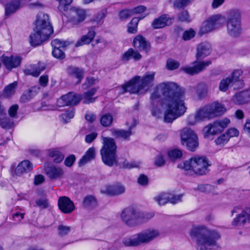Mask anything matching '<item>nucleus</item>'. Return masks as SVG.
I'll return each instance as SVG.
<instances>
[{"instance_id": "obj_1", "label": "nucleus", "mask_w": 250, "mask_h": 250, "mask_svg": "<svg viewBox=\"0 0 250 250\" xmlns=\"http://www.w3.org/2000/svg\"><path fill=\"white\" fill-rule=\"evenodd\" d=\"M184 89L172 82H162L156 85L150 96V103L154 105L155 101L163 97L162 106L164 109V122L169 123L182 116L187 110L185 105Z\"/></svg>"}, {"instance_id": "obj_2", "label": "nucleus", "mask_w": 250, "mask_h": 250, "mask_svg": "<svg viewBox=\"0 0 250 250\" xmlns=\"http://www.w3.org/2000/svg\"><path fill=\"white\" fill-rule=\"evenodd\" d=\"M34 24L33 32L29 36V43L31 46L36 47L49 39L53 33V29L49 16L42 12L37 15Z\"/></svg>"}, {"instance_id": "obj_3", "label": "nucleus", "mask_w": 250, "mask_h": 250, "mask_svg": "<svg viewBox=\"0 0 250 250\" xmlns=\"http://www.w3.org/2000/svg\"><path fill=\"white\" fill-rule=\"evenodd\" d=\"M191 235L196 237L198 250H220L216 241L221 236L217 231L209 230L204 226L198 227L192 230Z\"/></svg>"}, {"instance_id": "obj_4", "label": "nucleus", "mask_w": 250, "mask_h": 250, "mask_svg": "<svg viewBox=\"0 0 250 250\" xmlns=\"http://www.w3.org/2000/svg\"><path fill=\"white\" fill-rule=\"evenodd\" d=\"M155 72H147L143 77L136 76L127 83L122 85L123 93L144 95L154 85Z\"/></svg>"}, {"instance_id": "obj_5", "label": "nucleus", "mask_w": 250, "mask_h": 250, "mask_svg": "<svg viewBox=\"0 0 250 250\" xmlns=\"http://www.w3.org/2000/svg\"><path fill=\"white\" fill-rule=\"evenodd\" d=\"M196 51V61L193 62V64H195L193 66H186L182 68V70L185 72L191 75L198 74L211 63L210 61H199L203 60L210 54L211 45L209 42H201L197 45Z\"/></svg>"}, {"instance_id": "obj_6", "label": "nucleus", "mask_w": 250, "mask_h": 250, "mask_svg": "<svg viewBox=\"0 0 250 250\" xmlns=\"http://www.w3.org/2000/svg\"><path fill=\"white\" fill-rule=\"evenodd\" d=\"M160 236L158 229L149 228L136 233L130 237L123 239L122 243L126 247H137L148 244Z\"/></svg>"}, {"instance_id": "obj_7", "label": "nucleus", "mask_w": 250, "mask_h": 250, "mask_svg": "<svg viewBox=\"0 0 250 250\" xmlns=\"http://www.w3.org/2000/svg\"><path fill=\"white\" fill-rule=\"evenodd\" d=\"M153 213H144L133 207H128L122 212V220L128 226L134 227L152 218Z\"/></svg>"}, {"instance_id": "obj_8", "label": "nucleus", "mask_w": 250, "mask_h": 250, "mask_svg": "<svg viewBox=\"0 0 250 250\" xmlns=\"http://www.w3.org/2000/svg\"><path fill=\"white\" fill-rule=\"evenodd\" d=\"M103 143V146L100 150V153L103 163L109 167L117 165V146L115 141L112 138L104 137Z\"/></svg>"}, {"instance_id": "obj_9", "label": "nucleus", "mask_w": 250, "mask_h": 250, "mask_svg": "<svg viewBox=\"0 0 250 250\" xmlns=\"http://www.w3.org/2000/svg\"><path fill=\"white\" fill-rule=\"evenodd\" d=\"M226 111V108L221 104L213 102L200 108L196 112L197 118L203 121L221 116Z\"/></svg>"}, {"instance_id": "obj_10", "label": "nucleus", "mask_w": 250, "mask_h": 250, "mask_svg": "<svg viewBox=\"0 0 250 250\" xmlns=\"http://www.w3.org/2000/svg\"><path fill=\"white\" fill-rule=\"evenodd\" d=\"M242 31L241 15L239 11L233 10L229 12L227 20V32L232 38L239 37Z\"/></svg>"}, {"instance_id": "obj_11", "label": "nucleus", "mask_w": 250, "mask_h": 250, "mask_svg": "<svg viewBox=\"0 0 250 250\" xmlns=\"http://www.w3.org/2000/svg\"><path fill=\"white\" fill-rule=\"evenodd\" d=\"M181 144L187 149L194 152L199 146L198 137L195 132L191 128L185 127L180 130Z\"/></svg>"}, {"instance_id": "obj_12", "label": "nucleus", "mask_w": 250, "mask_h": 250, "mask_svg": "<svg viewBox=\"0 0 250 250\" xmlns=\"http://www.w3.org/2000/svg\"><path fill=\"white\" fill-rule=\"evenodd\" d=\"M230 120L228 118L218 120L212 123L208 124L204 127L203 132L205 138H208L210 135H214L223 131L228 125Z\"/></svg>"}, {"instance_id": "obj_13", "label": "nucleus", "mask_w": 250, "mask_h": 250, "mask_svg": "<svg viewBox=\"0 0 250 250\" xmlns=\"http://www.w3.org/2000/svg\"><path fill=\"white\" fill-rule=\"evenodd\" d=\"M192 161V171L199 175L206 174L208 171L210 166L207 159L204 156H195L191 158Z\"/></svg>"}, {"instance_id": "obj_14", "label": "nucleus", "mask_w": 250, "mask_h": 250, "mask_svg": "<svg viewBox=\"0 0 250 250\" xmlns=\"http://www.w3.org/2000/svg\"><path fill=\"white\" fill-rule=\"evenodd\" d=\"M223 21L220 15H216L211 17L203 22L200 29V33L204 34L220 27Z\"/></svg>"}, {"instance_id": "obj_15", "label": "nucleus", "mask_w": 250, "mask_h": 250, "mask_svg": "<svg viewBox=\"0 0 250 250\" xmlns=\"http://www.w3.org/2000/svg\"><path fill=\"white\" fill-rule=\"evenodd\" d=\"M80 95H77L74 93L70 92L66 95L62 96L57 101L59 106L65 105H75L81 100Z\"/></svg>"}, {"instance_id": "obj_16", "label": "nucleus", "mask_w": 250, "mask_h": 250, "mask_svg": "<svg viewBox=\"0 0 250 250\" xmlns=\"http://www.w3.org/2000/svg\"><path fill=\"white\" fill-rule=\"evenodd\" d=\"M250 223V208H246L237 214L231 222L235 227L244 226L246 223Z\"/></svg>"}, {"instance_id": "obj_17", "label": "nucleus", "mask_w": 250, "mask_h": 250, "mask_svg": "<svg viewBox=\"0 0 250 250\" xmlns=\"http://www.w3.org/2000/svg\"><path fill=\"white\" fill-rule=\"evenodd\" d=\"M70 21L74 25H77L85 19V11L79 7H73L70 9Z\"/></svg>"}, {"instance_id": "obj_18", "label": "nucleus", "mask_w": 250, "mask_h": 250, "mask_svg": "<svg viewBox=\"0 0 250 250\" xmlns=\"http://www.w3.org/2000/svg\"><path fill=\"white\" fill-rule=\"evenodd\" d=\"M58 207L62 212L68 214L75 209L73 202L67 197L61 196L58 200Z\"/></svg>"}, {"instance_id": "obj_19", "label": "nucleus", "mask_w": 250, "mask_h": 250, "mask_svg": "<svg viewBox=\"0 0 250 250\" xmlns=\"http://www.w3.org/2000/svg\"><path fill=\"white\" fill-rule=\"evenodd\" d=\"M133 45L140 51H144L146 52L149 51L151 48L149 42L141 35H138L134 39Z\"/></svg>"}, {"instance_id": "obj_20", "label": "nucleus", "mask_w": 250, "mask_h": 250, "mask_svg": "<svg viewBox=\"0 0 250 250\" xmlns=\"http://www.w3.org/2000/svg\"><path fill=\"white\" fill-rule=\"evenodd\" d=\"M1 61L6 68L11 70L12 68H16L20 65L21 58L18 56H11L10 57H7L2 56Z\"/></svg>"}, {"instance_id": "obj_21", "label": "nucleus", "mask_w": 250, "mask_h": 250, "mask_svg": "<svg viewBox=\"0 0 250 250\" xmlns=\"http://www.w3.org/2000/svg\"><path fill=\"white\" fill-rule=\"evenodd\" d=\"M45 173L51 180H54L61 178L64 174V171L60 167L51 166L46 168Z\"/></svg>"}, {"instance_id": "obj_22", "label": "nucleus", "mask_w": 250, "mask_h": 250, "mask_svg": "<svg viewBox=\"0 0 250 250\" xmlns=\"http://www.w3.org/2000/svg\"><path fill=\"white\" fill-rule=\"evenodd\" d=\"M233 103L238 105L247 104L250 102V90H245L236 93L232 98Z\"/></svg>"}, {"instance_id": "obj_23", "label": "nucleus", "mask_w": 250, "mask_h": 250, "mask_svg": "<svg viewBox=\"0 0 250 250\" xmlns=\"http://www.w3.org/2000/svg\"><path fill=\"white\" fill-rule=\"evenodd\" d=\"M136 123L132 124L129 126L127 130L124 129H114L112 130V135L116 138H122L125 140H129L130 136L132 134V129L135 126Z\"/></svg>"}, {"instance_id": "obj_24", "label": "nucleus", "mask_w": 250, "mask_h": 250, "mask_svg": "<svg viewBox=\"0 0 250 250\" xmlns=\"http://www.w3.org/2000/svg\"><path fill=\"white\" fill-rule=\"evenodd\" d=\"M32 168V164L29 160H24L17 166L15 169V174L20 176L30 172Z\"/></svg>"}, {"instance_id": "obj_25", "label": "nucleus", "mask_w": 250, "mask_h": 250, "mask_svg": "<svg viewBox=\"0 0 250 250\" xmlns=\"http://www.w3.org/2000/svg\"><path fill=\"white\" fill-rule=\"evenodd\" d=\"M125 190V187L119 183L107 186L105 190H102V192L110 195H118L124 193Z\"/></svg>"}, {"instance_id": "obj_26", "label": "nucleus", "mask_w": 250, "mask_h": 250, "mask_svg": "<svg viewBox=\"0 0 250 250\" xmlns=\"http://www.w3.org/2000/svg\"><path fill=\"white\" fill-rule=\"evenodd\" d=\"M22 0H13L6 3L5 7V16L8 17L14 13L22 6Z\"/></svg>"}, {"instance_id": "obj_27", "label": "nucleus", "mask_w": 250, "mask_h": 250, "mask_svg": "<svg viewBox=\"0 0 250 250\" xmlns=\"http://www.w3.org/2000/svg\"><path fill=\"white\" fill-rule=\"evenodd\" d=\"M242 74L241 70H235L232 74L230 78L232 83L233 89H238L242 88L244 85L243 81L240 78Z\"/></svg>"}, {"instance_id": "obj_28", "label": "nucleus", "mask_w": 250, "mask_h": 250, "mask_svg": "<svg viewBox=\"0 0 250 250\" xmlns=\"http://www.w3.org/2000/svg\"><path fill=\"white\" fill-rule=\"evenodd\" d=\"M67 73L71 77L76 78L78 80L77 84L80 83L83 78L84 71L83 69L73 66H69L67 68Z\"/></svg>"}, {"instance_id": "obj_29", "label": "nucleus", "mask_w": 250, "mask_h": 250, "mask_svg": "<svg viewBox=\"0 0 250 250\" xmlns=\"http://www.w3.org/2000/svg\"><path fill=\"white\" fill-rule=\"evenodd\" d=\"M47 155L53 159L54 163L59 164L64 158V155L59 148H52L47 150Z\"/></svg>"}, {"instance_id": "obj_30", "label": "nucleus", "mask_w": 250, "mask_h": 250, "mask_svg": "<svg viewBox=\"0 0 250 250\" xmlns=\"http://www.w3.org/2000/svg\"><path fill=\"white\" fill-rule=\"evenodd\" d=\"M96 35V32L93 28L89 29L87 34L83 35L81 38L78 40L75 45L76 47H79L84 44H89L93 40Z\"/></svg>"}, {"instance_id": "obj_31", "label": "nucleus", "mask_w": 250, "mask_h": 250, "mask_svg": "<svg viewBox=\"0 0 250 250\" xmlns=\"http://www.w3.org/2000/svg\"><path fill=\"white\" fill-rule=\"evenodd\" d=\"M96 151L94 147H90L85 152V154L80 160L79 166H83L95 158Z\"/></svg>"}, {"instance_id": "obj_32", "label": "nucleus", "mask_w": 250, "mask_h": 250, "mask_svg": "<svg viewBox=\"0 0 250 250\" xmlns=\"http://www.w3.org/2000/svg\"><path fill=\"white\" fill-rule=\"evenodd\" d=\"M169 18L166 15H162L154 20L151 26L154 29H159L168 25Z\"/></svg>"}, {"instance_id": "obj_33", "label": "nucleus", "mask_w": 250, "mask_h": 250, "mask_svg": "<svg viewBox=\"0 0 250 250\" xmlns=\"http://www.w3.org/2000/svg\"><path fill=\"white\" fill-rule=\"evenodd\" d=\"M131 58H133L135 61H138L142 58V55L137 51L130 48L123 54L122 60L126 62Z\"/></svg>"}, {"instance_id": "obj_34", "label": "nucleus", "mask_w": 250, "mask_h": 250, "mask_svg": "<svg viewBox=\"0 0 250 250\" xmlns=\"http://www.w3.org/2000/svg\"><path fill=\"white\" fill-rule=\"evenodd\" d=\"M96 91L97 89L96 88H92L84 92L83 95V104H89L93 103L96 98H93L92 96L95 95Z\"/></svg>"}, {"instance_id": "obj_35", "label": "nucleus", "mask_w": 250, "mask_h": 250, "mask_svg": "<svg viewBox=\"0 0 250 250\" xmlns=\"http://www.w3.org/2000/svg\"><path fill=\"white\" fill-rule=\"evenodd\" d=\"M97 200L93 195H88L85 197L83 200V206L85 208H91L96 207Z\"/></svg>"}, {"instance_id": "obj_36", "label": "nucleus", "mask_w": 250, "mask_h": 250, "mask_svg": "<svg viewBox=\"0 0 250 250\" xmlns=\"http://www.w3.org/2000/svg\"><path fill=\"white\" fill-rule=\"evenodd\" d=\"M18 83L16 81L7 85L4 89L3 94L6 98H9L13 95L16 91Z\"/></svg>"}, {"instance_id": "obj_37", "label": "nucleus", "mask_w": 250, "mask_h": 250, "mask_svg": "<svg viewBox=\"0 0 250 250\" xmlns=\"http://www.w3.org/2000/svg\"><path fill=\"white\" fill-rule=\"evenodd\" d=\"M14 122L12 120L5 115L0 116V126L4 129H10L14 126Z\"/></svg>"}, {"instance_id": "obj_38", "label": "nucleus", "mask_w": 250, "mask_h": 250, "mask_svg": "<svg viewBox=\"0 0 250 250\" xmlns=\"http://www.w3.org/2000/svg\"><path fill=\"white\" fill-rule=\"evenodd\" d=\"M44 69V66L41 67L34 66L31 67L30 68L25 69L24 73L25 75H32L34 77H38L39 76L41 72Z\"/></svg>"}, {"instance_id": "obj_39", "label": "nucleus", "mask_w": 250, "mask_h": 250, "mask_svg": "<svg viewBox=\"0 0 250 250\" xmlns=\"http://www.w3.org/2000/svg\"><path fill=\"white\" fill-rule=\"evenodd\" d=\"M141 163L139 161H131L129 162L125 159L123 162L119 164L121 168L130 169L135 167H139Z\"/></svg>"}, {"instance_id": "obj_40", "label": "nucleus", "mask_w": 250, "mask_h": 250, "mask_svg": "<svg viewBox=\"0 0 250 250\" xmlns=\"http://www.w3.org/2000/svg\"><path fill=\"white\" fill-rule=\"evenodd\" d=\"M232 86L230 78H227L222 80L219 83V89L222 92H226L229 87Z\"/></svg>"}, {"instance_id": "obj_41", "label": "nucleus", "mask_w": 250, "mask_h": 250, "mask_svg": "<svg viewBox=\"0 0 250 250\" xmlns=\"http://www.w3.org/2000/svg\"><path fill=\"white\" fill-rule=\"evenodd\" d=\"M168 196L169 193H162L155 197L154 199L159 205L163 206L169 202Z\"/></svg>"}, {"instance_id": "obj_42", "label": "nucleus", "mask_w": 250, "mask_h": 250, "mask_svg": "<svg viewBox=\"0 0 250 250\" xmlns=\"http://www.w3.org/2000/svg\"><path fill=\"white\" fill-rule=\"evenodd\" d=\"M193 0H170L174 8H183L188 5Z\"/></svg>"}, {"instance_id": "obj_43", "label": "nucleus", "mask_w": 250, "mask_h": 250, "mask_svg": "<svg viewBox=\"0 0 250 250\" xmlns=\"http://www.w3.org/2000/svg\"><path fill=\"white\" fill-rule=\"evenodd\" d=\"M113 122V116L109 113H107L101 116L100 122L104 126H109Z\"/></svg>"}, {"instance_id": "obj_44", "label": "nucleus", "mask_w": 250, "mask_h": 250, "mask_svg": "<svg viewBox=\"0 0 250 250\" xmlns=\"http://www.w3.org/2000/svg\"><path fill=\"white\" fill-rule=\"evenodd\" d=\"M141 19L135 18L132 19L128 25L127 31L130 33L134 34L137 31V25Z\"/></svg>"}, {"instance_id": "obj_45", "label": "nucleus", "mask_w": 250, "mask_h": 250, "mask_svg": "<svg viewBox=\"0 0 250 250\" xmlns=\"http://www.w3.org/2000/svg\"><path fill=\"white\" fill-rule=\"evenodd\" d=\"M197 92L200 98L205 97L208 93L207 85L203 83H199L197 86Z\"/></svg>"}, {"instance_id": "obj_46", "label": "nucleus", "mask_w": 250, "mask_h": 250, "mask_svg": "<svg viewBox=\"0 0 250 250\" xmlns=\"http://www.w3.org/2000/svg\"><path fill=\"white\" fill-rule=\"evenodd\" d=\"M214 189V187L209 184H200L196 188H194V190H198L200 192L210 193Z\"/></svg>"}, {"instance_id": "obj_47", "label": "nucleus", "mask_w": 250, "mask_h": 250, "mask_svg": "<svg viewBox=\"0 0 250 250\" xmlns=\"http://www.w3.org/2000/svg\"><path fill=\"white\" fill-rule=\"evenodd\" d=\"M36 94L32 89H29L25 91L21 96L20 101L21 103H25L30 101Z\"/></svg>"}, {"instance_id": "obj_48", "label": "nucleus", "mask_w": 250, "mask_h": 250, "mask_svg": "<svg viewBox=\"0 0 250 250\" xmlns=\"http://www.w3.org/2000/svg\"><path fill=\"white\" fill-rule=\"evenodd\" d=\"M59 2L58 8L59 10L63 12L68 9V6L72 2V0H56Z\"/></svg>"}, {"instance_id": "obj_49", "label": "nucleus", "mask_w": 250, "mask_h": 250, "mask_svg": "<svg viewBox=\"0 0 250 250\" xmlns=\"http://www.w3.org/2000/svg\"><path fill=\"white\" fill-rule=\"evenodd\" d=\"M74 111L73 109L71 111H68L62 114L60 116V118L62 122L63 123H68L72 118L74 117Z\"/></svg>"}, {"instance_id": "obj_50", "label": "nucleus", "mask_w": 250, "mask_h": 250, "mask_svg": "<svg viewBox=\"0 0 250 250\" xmlns=\"http://www.w3.org/2000/svg\"><path fill=\"white\" fill-rule=\"evenodd\" d=\"M70 229V227L60 225L57 228L58 234L61 237L64 236L69 233Z\"/></svg>"}, {"instance_id": "obj_51", "label": "nucleus", "mask_w": 250, "mask_h": 250, "mask_svg": "<svg viewBox=\"0 0 250 250\" xmlns=\"http://www.w3.org/2000/svg\"><path fill=\"white\" fill-rule=\"evenodd\" d=\"M53 49L64 48L68 43L67 42L61 41L59 39L53 40L51 42Z\"/></svg>"}, {"instance_id": "obj_52", "label": "nucleus", "mask_w": 250, "mask_h": 250, "mask_svg": "<svg viewBox=\"0 0 250 250\" xmlns=\"http://www.w3.org/2000/svg\"><path fill=\"white\" fill-rule=\"evenodd\" d=\"M178 19L181 22H190L191 20L188 12L187 10H184L179 13L178 16Z\"/></svg>"}, {"instance_id": "obj_53", "label": "nucleus", "mask_w": 250, "mask_h": 250, "mask_svg": "<svg viewBox=\"0 0 250 250\" xmlns=\"http://www.w3.org/2000/svg\"><path fill=\"white\" fill-rule=\"evenodd\" d=\"M183 194H180L179 195H174L171 193H169L168 201L169 203L172 204H175L182 201V198L183 197Z\"/></svg>"}, {"instance_id": "obj_54", "label": "nucleus", "mask_w": 250, "mask_h": 250, "mask_svg": "<svg viewBox=\"0 0 250 250\" xmlns=\"http://www.w3.org/2000/svg\"><path fill=\"white\" fill-rule=\"evenodd\" d=\"M168 155L170 159L172 160L181 158L182 156L181 151L179 149H175L169 151Z\"/></svg>"}, {"instance_id": "obj_55", "label": "nucleus", "mask_w": 250, "mask_h": 250, "mask_svg": "<svg viewBox=\"0 0 250 250\" xmlns=\"http://www.w3.org/2000/svg\"><path fill=\"white\" fill-rule=\"evenodd\" d=\"M178 167L183 169L185 170H192V161L191 158L188 161H186L184 163L178 165Z\"/></svg>"}, {"instance_id": "obj_56", "label": "nucleus", "mask_w": 250, "mask_h": 250, "mask_svg": "<svg viewBox=\"0 0 250 250\" xmlns=\"http://www.w3.org/2000/svg\"><path fill=\"white\" fill-rule=\"evenodd\" d=\"M195 35V32L192 29L185 31L182 36V39L184 41H188L193 38Z\"/></svg>"}, {"instance_id": "obj_57", "label": "nucleus", "mask_w": 250, "mask_h": 250, "mask_svg": "<svg viewBox=\"0 0 250 250\" xmlns=\"http://www.w3.org/2000/svg\"><path fill=\"white\" fill-rule=\"evenodd\" d=\"M201 122V121L197 118L196 112L195 115H190L187 119V123L188 125H195L197 122Z\"/></svg>"}, {"instance_id": "obj_58", "label": "nucleus", "mask_w": 250, "mask_h": 250, "mask_svg": "<svg viewBox=\"0 0 250 250\" xmlns=\"http://www.w3.org/2000/svg\"><path fill=\"white\" fill-rule=\"evenodd\" d=\"M133 16L131 9H125L120 11L119 16L121 19L125 20Z\"/></svg>"}, {"instance_id": "obj_59", "label": "nucleus", "mask_w": 250, "mask_h": 250, "mask_svg": "<svg viewBox=\"0 0 250 250\" xmlns=\"http://www.w3.org/2000/svg\"><path fill=\"white\" fill-rule=\"evenodd\" d=\"M179 62L172 59H168L167 62V67L169 70H174L179 66Z\"/></svg>"}, {"instance_id": "obj_60", "label": "nucleus", "mask_w": 250, "mask_h": 250, "mask_svg": "<svg viewBox=\"0 0 250 250\" xmlns=\"http://www.w3.org/2000/svg\"><path fill=\"white\" fill-rule=\"evenodd\" d=\"M52 55L55 58L60 59H63L65 57V54L61 48L53 49Z\"/></svg>"}, {"instance_id": "obj_61", "label": "nucleus", "mask_w": 250, "mask_h": 250, "mask_svg": "<svg viewBox=\"0 0 250 250\" xmlns=\"http://www.w3.org/2000/svg\"><path fill=\"white\" fill-rule=\"evenodd\" d=\"M229 136L225 134H223L215 140V143L217 145H220L224 144L229 140Z\"/></svg>"}, {"instance_id": "obj_62", "label": "nucleus", "mask_w": 250, "mask_h": 250, "mask_svg": "<svg viewBox=\"0 0 250 250\" xmlns=\"http://www.w3.org/2000/svg\"><path fill=\"white\" fill-rule=\"evenodd\" d=\"M76 160L74 155L71 154L67 156L64 160V164L67 167H71Z\"/></svg>"}, {"instance_id": "obj_63", "label": "nucleus", "mask_w": 250, "mask_h": 250, "mask_svg": "<svg viewBox=\"0 0 250 250\" xmlns=\"http://www.w3.org/2000/svg\"><path fill=\"white\" fill-rule=\"evenodd\" d=\"M137 181L139 185L144 186L148 184V179L146 175L141 174L138 177Z\"/></svg>"}, {"instance_id": "obj_64", "label": "nucleus", "mask_w": 250, "mask_h": 250, "mask_svg": "<svg viewBox=\"0 0 250 250\" xmlns=\"http://www.w3.org/2000/svg\"><path fill=\"white\" fill-rule=\"evenodd\" d=\"M18 108L19 106L17 104L11 106L8 111L9 115L12 118L16 117Z\"/></svg>"}]
</instances>
